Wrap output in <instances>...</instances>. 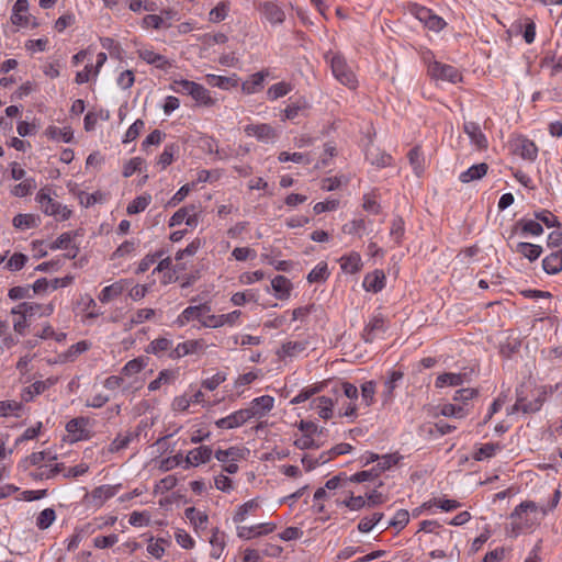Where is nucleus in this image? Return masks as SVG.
<instances>
[{"instance_id":"63","label":"nucleus","mask_w":562,"mask_h":562,"mask_svg":"<svg viewBox=\"0 0 562 562\" xmlns=\"http://www.w3.org/2000/svg\"><path fill=\"white\" fill-rule=\"evenodd\" d=\"M144 127V122L142 120H136L127 130L126 134H125V137H124V143H128V142H132L134 139H136L140 133V131L143 130Z\"/></svg>"},{"instance_id":"5","label":"nucleus","mask_w":562,"mask_h":562,"mask_svg":"<svg viewBox=\"0 0 562 562\" xmlns=\"http://www.w3.org/2000/svg\"><path fill=\"white\" fill-rule=\"evenodd\" d=\"M513 154L520 156L522 159L535 161L538 156V147L527 137L520 135L509 142Z\"/></svg>"},{"instance_id":"20","label":"nucleus","mask_w":562,"mask_h":562,"mask_svg":"<svg viewBox=\"0 0 562 562\" xmlns=\"http://www.w3.org/2000/svg\"><path fill=\"white\" fill-rule=\"evenodd\" d=\"M543 270L549 274H557L562 270V248L547 256L542 261Z\"/></svg>"},{"instance_id":"33","label":"nucleus","mask_w":562,"mask_h":562,"mask_svg":"<svg viewBox=\"0 0 562 562\" xmlns=\"http://www.w3.org/2000/svg\"><path fill=\"white\" fill-rule=\"evenodd\" d=\"M36 189V181L33 178H26L23 182L16 184L11 190L14 196L23 198L33 192Z\"/></svg>"},{"instance_id":"52","label":"nucleus","mask_w":562,"mask_h":562,"mask_svg":"<svg viewBox=\"0 0 562 562\" xmlns=\"http://www.w3.org/2000/svg\"><path fill=\"white\" fill-rule=\"evenodd\" d=\"M26 261L27 257L24 254L15 252L8 260L7 268L11 271H19L25 266Z\"/></svg>"},{"instance_id":"42","label":"nucleus","mask_w":562,"mask_h":562,"mask_svg":"<svg viewBox=\"0 0 562 562\" xmlns=\"http://www.w3.org/2000/svg\"><path fill=\"white\" fill-rule=\"evenodd\" d=\"M46 135L52 139H61L65 143H69L72 138V132L69 128H59L56 126H49L46 130Z\"/></svg>"},{"instance_id":"8","label":"nucleus","mask_w":562,"mask_h":562,"mask_svg":"<svg viewBox=\"0 0 562 562\" xmlns=\"http://www.w3.org/2000/svg\"><path fill=\"white\" fill-rule=\"evenodd\" d=\"M259 11L271 24H281L285 19L284 11L273 1L260 3Z\"/></svg>"},{"instance_id":"35","label":"nucleus","mask_w":562,"mask_h":562,"mask_svg":"<svg viewBox=\"0 0 562 562\" xmlns=\"http://www.w3.org/2000/svg\"><path fill=\"white\" fill-rule=\"evenodd\" d=\"M400 459H401V457L397 453L382 456L379 459L378 464L373 469L379 476L382 472H384V471L391 469L393 465L397 464Z\"/></svg>"},{"instance_id":"2","label":"nucleus","mask_w":562,"mask_h":562,"mask_svg":"<svg viewBox=\"0 0 562 562\" xmlns=\"http://www.w3.org/2000/svg\"><path fill=\"white\" fill-rule=\"evenodd\" d=\"M331 67L333 75L344 86L355 89L357 87V79L350 67L347 65L345 57L340 54H333L329 58V54L325 56Z\"/></svg>"},{"instance_id":"54","label":"nucleus","mask_w":562,"mask_h":562,"mask_svg":"<svg viewBox=\"0 0 562 562\" xmlns=\"http://www.w3.org/2000/svg\"><path fill=\"white\" fill-rule=\"evenodd\" d=\"M193 211H195V206L194 205L184 206V207L179 209L171 216L169 225L170 226L180 225L183 221H187V217H188L189 213L193 212Z\"/></svg>"},{"instance_id":"34","label":"nucleus","mask_w":562,"mask_h":562,"mask_svg":"<svg viewBox=\"0 0 562 562\" xmlns=\"http://www.w3.org/2000/svg\"><path fill=\"white\" fill-rule=\"evenodd\" d=\"M116 493V486L102 485L94 488L91 496L94 501H98V505H102L106 499L113 497Z\"/></svg>"},{"instance_id":"57","label":"nucleus","mask_w":562,"mask_h":562,"mask_svg":"<svg viewBox=\"0 0 562 562\" xmlns=\"http://www.w3.org/2000/svg\"><path fill=\"white\" fill-rule=\"evenodd\" d=\"M535 217L542 222L548 227L560 226V223L555 215H553L550 211L543 210L541 212L535 213Z\"/></svg>"},{"instance_id":"28","label":"nucleus","mask_w":562,"mask_h":562,"mask_svg":"<svg viewBox=\"0 0 562 562\" xmlns=\"http://www.w3.org/2000/svg\"><path fill=\"white\" fill-rule=\"evenodd\" d=\"M516 250L530 261L538 259L542 252L541 246L529 243H519Z\"/></svg>"},{"instance_id":"18","label":"nucleus","mask_w":562,"mask_h":562,"mask_svg":"<svg viewBox=\"0 0 562 562\" xmlns=\"http://www.w3.org/2000/svg\"><path fill=\"white\" fill-rule=\"evenodd\" d=\"M488 171V165L485 162H481L470 167L468 170L463 171L459 179L463 183H469L475 180L482 179Z\"/></svg>"},{"instance_id":"13","label":"nucleus","mask_w":562,"mask_h":562,"mask_svg":"<svg viewBox=\"0 0 562 562\" xmlns=\"http://www.w3.org/2000/svg\"><path fill=\"white\" fill-rule=\"evenodd\" d=\"M463 131L477 149H485L487 147V139L476 123H464Z\"/></svg>"},{"instance_id":"10","label":"nucleus","mask_w":562,"mask_h":562,"mask_svg":"<svg viewBox=\"0 0 562 562\" xmlns=\"http://www.w3.org/2000/svg\"><path fill=\"white\" fill-rule=\"evenodd\" d=\"M203 340H188L179 344L176 348L169 352V358L180 359L184 356L195 353L203 349Z\"/></svg>"},{"instance_id":"16","label":"nucleus","mask_w":562,"mask_h":562,"mask_svg":"<svg viewBox=\"0 0 562 562\" xmlns=\"http://www.w3.org/2000/svg\"><path fill=\"white\" fill-rule=\"evenodd\" d=\"M385 274L382 270H375L366 276L363 280V288L367 291L379 292L384 288Z\"/></svg>"},{"instance_id":"29","label":"nucleus","mask_w":562,"mask_h":562,"mask_svg":"<svg viewBox=\"0 0 562 562\" xmlns=\"http://www.w3.org/2000/svg\"><path fill=\"white\" fill-rule=\"evenodd\" d=\"M306 349V342L303 341H288L282 345L278 351L280 357H293Z\"/></svg>"},{"instance_id":"25","label":"nucleus","mask_w":562,"mask_h":562,"mask_svg":"<svg viewBox=\"0 0 562 562\" xmlns=\"http://www.w3.org/2000/svg\"><path fill=\"white\" fill-rule=\"evenodd\" d=\"M312 404L318 409V414L324 419H329L333 416L334 402L330 397L319 396L315 398Z\"/></svg>"},{"instance_id":"12","label":"nucleus","mask_w":562,"mask_h":562,"mask_svg":"<svg viewBox=\"0 0 562 562\" xmlns=\"http://www.w3.org/2000/svg\"><path fill=\"white\" fill-rule=\"evenodd\" d=\"M546 394H547L546 391H540L538 393V396L533 401L528 402V403L525 401V398L522 396L518 395L517 401H516L513 409L514 411H521V412L527 413V414L528 413H536V412H538L541 408V406H542V404L544 402Z\"/></svg>"},{"instance_id":"32","label":"nucleus","mask_w":562,"mask_h":562,"mask_svg":"<svg viewBox=\"0 0 562 562\" xmlns=\"http://www.w3.org/2000/svg\"><path fill=\"white\" fill-rule=\"evenodd\" d=\"M361 268V258L359 254L353 252L341 258V269L348 273H356Z\"/></svg>"},{"instance_id":"27","label":"nucleus","mask_w":562,"mask_h":562,"mask_svg":"<svg viewBox=\"0 0 562 562\" xmlns=\"http://www.w3.org/2000/svg\"><path fill=\"white\" fill-rule=\"evenodd\" d=\"M463 378L464 374L461 373H442L436 379V387L459 386L463 383Z\"/></svg>"},{"instance_id":"36","label":"nucleus","mask_w":562,"mask_h":562,"mask_svg":"<svg viewBox=\"0 0 562 562\" xmlns=\"http://www.w3.org/2000/svg\"><path fill=\"white\" fill-rule=\"evenodd\" d=\"M229 11V2L222 1L209 13V21L212 23H218L226 19Z\"/></svg>"},{"instance_id":"40","label":"nucleus","mask_w":562,"mask_h":562,"mask_svg":"<svg viewBox=\"0 0 562 562\" xmlns=\"http://www.w3.org/2000/svg\"><path fill=\"white\" fill-rule=\"evenodd\" d=\"M265 76L266 75L262 71L254 74L251 76L250 80L245 81L243 83V86H241L243 91L248 94L256 92L257 88L262 86Z\"/></svg>"},{"instance_id":"43","label":"nucleus","mask_w":562,"mask_h":562,"mask_svg":"<svg viewBox=\"0 0 562 562\" xmlns=\"http://www.w3.org/2000/svg\"><path fill=\"white\" fill-rule=\"evenodd\" d=\"M56 518L55 510L53 508H45L42 510L36 519V526L44 530L47 529Z\"/></svg>"},{"instance_id":"6","label":"nucleus","mask_w":562,"mask_h":562,"mask_svg":"<svg viewBox=\"0 0 562 562\" xmlns=\"http://www.w3.org/2000/svg\"><path fill=\"white\" fill-rule=\"evenodd\" d=\"M54 312L53 304L41 305L34 302H23L11 310V314L20 315L24 318L40 316H49Z\"/></svg>"},{"instance_id":"47","label":"nucleus","mask_w":562,"mask_h":562,"mask_svg":"<svg viewBox=\"0 0 562 562\" xmlns=\"http://www.w3.org/2000/svg\"><path fill=\"white\" fill-rule=\"evenodd\" d=\"M323 386L324 384L321 383L318 385L302 390L295 397L291 400V404H300L307 401L313 395L319 393L323 390Z\"/></svg>"},{"instance_id":"61","label":"nucleus","mask_w":562,"mask_h":562,"mask_svg":"<svg viewBox=\"0 0 562 562\" xmlns=\"http://www.w3.org/2000/svg\"><path fill=\"white\" fill-rule=\"evenodd\" d=\"M518 225L521 226V229L524 233H528L531 235H540L543 232V228L539 222L528 220V221H520Z\"/></svg>"},{"instance_id":"24","label":"nucleus","mask_w":562,"mask_h":562,"mask_svg":"<svg viewBox=\"0 0 562 562\" xmlns=\"http://www.w3.org/2000/svg\"><path fill=\"white\" fill-rule=\"evenodd\" d=\"M191 92L192 99L195 100L199 105L213 106L215 104V99L210 95L209 90L203 86L195 82Z\"/></svg>"},{"instance_id":"15","label":"nucleus","mask_w":562,"mask_h":562,"mask_svg":"<svg viewBox=\"0 0 562 562\" xmlns=\"http://www.w3.org/2000/svg\"><path fill=\"white\" fill-rule=\"evenodd\" d=\"M273 397L269 395H263L252 400L250 407L246 409L252 413V418L262 417L273 407Z\"/></svg>"},{"instance_id":"46","label":"nucleus","mask_w":562,"mask_h":562,"mask_svg":"<svg viewBox=\"0 0 562 562\" xmlns=\"http://www.w3.org/2000/svg\"><path fill=\"white\" fill-rule=\"evenodd\" d=\"M431 505H435L445 512H451V510L460 507V503L454 499H437V498H434L432 501H430L428 503H424L423 507L428 508Z\"/></svg>"},{"instance_id":"23","label":"nucleus","mask_w":562,"mask_h":562,"mask_svg":"<svg viewBox=\"0 0 562 562\" xmlns=\"http://www.w3.org/2000/svg\"><path fill=\"white\" fill-rule=\"evenodd\" d=\"M407 157H408L409 165L412 166L415 176L420 177L424 173V169H425V158L420 151V147L415 146L414 148H412L408 151Z\"/></svg>"},{"instance_id":"62","label":"nucleus","mask_w":562,"mask_h":562,"mask_svg":"<svg viewBox=\"0 0 562 562\" xmlns=\"http://www.w3.org/2000/svg\"><path fill=\"white\" fill-rule=\"evenodd\" d=\"M144 160L139 157L132 158L125 164L123 168V176L125 178L131 177L135 171H140Z\"/></svg>"},{"instance_id":"31","label":"nucleus","mask_w":562,"mask_h":562,"mask_svg":"<svg viewBox=\"0 0 562 562\" xmlns=\"http://www.w3.org/2000/svg\"><path fill=\"white\" fill-rule=\"evenodd\" d=\"M384 330V321L381 317H374L363 329L362 338L366 342H372L374 339V331Z\"/></svg>"},{"instance_id":"60","label":"nucleus","mask_w":562,"mask_h":562,"mask_svg":"<svg viewBox=\"0 0 562 562\" xmlns=\"http://www.w3.org/2000/svg\"><path fill=\"white\" fill-rule=\"evenodd\" d=\"M88 425V419L85 417H78L69 420L66 425V430L70 434L82 432Z\"/></svg>"},{"instance_id":"50","label":"nucleus","mask_w":562,"mask_h":562,"mask_svg":"<svg viewBox=\"0 0 562 562\" xmlns=\"http://www.w3.org/2000/svg\"><path fill=\"white\" fill-rule=\"evenodd\" d=\"M383 518L382 513H374L371 518L364 517L360 520L358 529L361 532H369Z\"/></svg>"},{"instance_id":"55","label":"nucleus","mask_w":562,"mask_h":562,"mask_svg":"<svg viewBox=\"0 0 562 562\" xmlns=\"http://www.w3.org/2000/svg\"><path fill=\"white\" fill-rule=\"evenodd\" d=\"M404 221L397 216L393 220L390 234L395 238L396 244H401L402 237L404 236Z\"/></svg>"},{"instance_id":"64","label":"nucleus","mask_w":562,"mask_h":562,"mask_svg":"<svg viewBox=\"0 0 562 562\" xmlns=\"http://www.w3.org/2000/svg\"><path fill=\"white\" fill-rule=\"evenodd\" d=\"M144 362L140 359H133L128 361L122 369L125 375H133L142 371Z\"/></svg>"},{"instance_id":"59","label":"nucleus","mask_w":562,"mask_h":562,"mask_svg":"<svg viewBox=\"0 0 562 562\" xmlns=\"http://www.w3.org/2000/svg\"><path fill=\"white\" fill-rule=\"evenodd\" d=\"M194 83H195L194 81H189V80H184V79L173 80L170 88H171V90H173L177 93H186V94L191 95L192 94L191 91L193 89Z\"/></svg>"},{"instance_id":"21","label":"nucleus","mask_w":562,"mask_h":562,"mask_svg":"<svg viewBox=\"0 0 562 562\" xmlns=\"http://www.w3.org/2000/svg\"><path fill=\"white\" fill-rule=\"evenodd\" d=\"M248 136H256L259 140H265L276 137L274 130L268 124L248 125L245 128Z\"/></svg>"},{"instance_id":"51","label":"nucleus","mask_w":562,"mask_h":562,"mask_svg":"<svg viewBox=\"0 0 562 562\" xmlns=\"http://www.w3.org/2000/svg\"><path fill=\"white\" fill-rule=\"evenodd\" d=\"M375 394V383L373 381H368L361 386V395L362 401L366 403V406L369 407L373 403Z\"/></svg>"},{"instance_id":"9","label":"nucleus","mask_w":562,"mask_h":562,"mask_svg":"<svg viewBox=\"0 0 562 562\" xmlns=\"http://www.w3.org/2000/svg\"><path fill=\"white\" fill-rule=\"evenodd\" d=\"M212 453L213 451L209 446H200L199 448L190 450L184 458L187 468L198 467L209 462L211 460Z\"/></svg>"},{"instance_id":"17","label":"nucleus","mask_w":562,"mask_h":562,"mask_svg":"<svg viewBox=\"0 0 562 562\" xmlns=\"http://www.w3.org/2000/svg\"><path fill=\"white\" fill-rule=\"evenodd\" d=\"M210 312V307L205 304L189 306L178 317V324L183 326L191 319H200L204 314Z\"/></svg>"},{"instance_id":"11","label":"nucleus","mask_w":562,"mask_h":562,"mask_svg":"<svg viewBox=\"0 0 562 562\" xmlns=\"http://www.w3.org/2000/svg\"><path fill=\"white\" fill-rule=\"evenodd\" d=\"M276 529L274 524H259L256 526H240L237 528V535L239 538L251 539L257 536L268 535Z\"/></svg>"},{"instance_id":"1","label":"nucleus","mask_w":562,"mask_h":562,"mask_svg":"<svg viewBox=\"0 0 562 562\" xmlns=\"http://www.w3.org/2000/svg\"><path fill=\"white\" fill-rule=\"evenodd\" d=\"M539 508L532 501L520 503L510 514V533L518 536L521 531L527 530L538 524Z\"/></svg>"},{"instance_id":"38","label":"nucleus","mask_w":562,"mask_h":562,"mask_svg":"<svg viewBox=\"0 0 562 562\" xmlns=\"http://www.w3.org/2000/svg\"><path fill=\"white\" fill-rule=\"evenodd\" d=\"M171 349H173L171 340L167 338H157L149 344L146 351L159 356L164 351H171Z\"/></svg>"},{"instance_id":"53","label":"nucleus","mask_w":562,"mask_h":562,"mask_svg":"<svg viewBox=\"0 0 562 562\" xmlns=\"http://www.w3.org/2000/svg\"><path fill=\"white\" fill-rule=\"evenodd\" d=\"M257 507H258V504L254 499L246 502L245 504L239 506V508L237 509L236 514L234 515L233 520L235 522L244 521L246 516H247V514L250 510H252V509H255Z\"/></svg>"},{"instance_id":"22","label":"nucleus","mask_w":562,"mask_h":562,"mask_svg":"<svg viewBox=\"0 0 562 562\" xmlns=\"http://www.w3.org/2000/svg\"><path fill=\"white\" fill-rule=\"evenodd\" d=\"M271 286L279 300H285L290 296L292 284L284 276H277L271 281Z\"/></svg>"},{"instance_id":"56","label":"nucleus","mask_w":562,"mask_h":562,"mask_svg":"<svg viewBox=\"0 0 562 562\" xmlns=\"http://www.w3.org/2000/svg\"><path fill=\"white\" fill-rule=\"evenodd\" d=\"M178 147L175 144L168 145L165 147L164 151L159 156L158 164L161 165L162 168H166L173 161V155L177 151Z\"/></svg>"},{"instance_id":"4","label":"nucleus","mask_w":562,"mask_h":562,"mask_svg":"<svg viewBox=\"0 0 562 562\" xmlns=\"http://www.w3.org/2000/svg\"><path fill=\"white\" fill-rule=\"evenodd\" d=\"M428 74L434 79L446 80L452 83H457L462 80V75L456 67L441 64L437 60L429 63Z\"/></svg>"},{"instance_id":"3","label":"nucleus","mask_w":562,"mask_h":562,"mask_svg":"<svg viewBox=\"0 0 562 562\" xmlns=\"http://www.w3.org/2000/svg\"><path fill=\"white\" fill-rule=\"evenodd\" d=\"M36 200L41 205L42 211L46 215L56 216L61 221L69 218L71 211L67 206H63L60 203L53 200L48 194L41 190Z\"/></svg>"},{"instance_id":"7","label":"nucleus","mask_w":562,"mask_h":562,"mask_svg":"<svg viewBox=\"0 0 562 562\" xmlns=\"http://www.w3.org/2000/svg\"><path fill=\"white\" fill-rule=\"evenodd\" d=\"M252 418V413L246 408L237 411L224 418L215 422V425L222 429H233L244 425L246 422Z\"/></svg>"},{"instance_id":"49","label":"nucleus","mask_w":562,"mask_h":562,"mask_svg":"<svg viewBox=\"0 0 562 562\" xmlns=\"http://www.w3.org/2000/svg\"><path fill=\"white\" fill-rule=\"evenodd\" d=\"M328 277V271H327V265L326 263H323V265H318L317 267H315L307 276V281L310 283H314V282H323L327 279Z\"/></svg>"},{"instance_id":"14","label":"nucleus","mask_w":562,"mask_h":562,"mask_svg":"<svg viewBox=\"0 0 562 562\" xmlns=\"http://www.w3.org/2000/svg\"><path fill=\"white\" fill-rule=\"evenodd\" d=\"M77 235L70 232L61 234L54 243L50 244L52 250L56 249H68L69 252L66 255L69 259L76 258L78 255V247L71 245L74 237Z\"/></svg>"},{"instance_id":"37","label":"nucleus","mask_w":562,"mask_h":562,"mask_svg":"<svg viewBox=\"0 0 562 562\" xmlns=\"http://www.w3.org/2000/svg\"><path fill=\"white\" fill-rule=\"evenodd\" d=\"M54 384V381L48 379L46 381H36L34 382L23 394V398L25 401H30L34 395H38L47 390L50 385Z\"/></svg>"},{"instance_id":"41","label":"nucleus","mask_w":562,"mask_h":562,"mask_svg":"<svg viewBox=\"0 0 562 562\" xmlns=\"http://www.w3.org/2000/svg\"><path fill=\"white\" fill-rule=\"evenodd\" d=\"M150 195H142L134 199L127 206L128 214H137L144 211L150 203Z\"/></svg>"},{"instance_id":"26","label":"nucleus","mask_w":562,"mask_h":562,"mask_svg":"<svg viewBox=\"0 0 562 562\" xmlns=\"http://www.w3.org/2000/svg\"><path fill=\"white\" fill-rule=\"evenodd\" d=\"M40 224V217L34 214H18L13 218V226L19 229L36 227Z\"/></svg>"},{"instance_id":"19","label":"nucleus","mask_w":562,"mask_h":562,"mask_svg":"<svg viewBox=\"0 0 562 562\" xmlns=\"http://www.w3.org/2000/svg\"><path fill=\"white\" fill-rule=\"evenodd\" d=\"M138 56L147 64L155 65L157 68L160 69H166L171 66V64L165 56L157 54L150 49H139Z\"/></svg>"},{"instance_id":"58","label":"nucleus","mask_w":562,"mask_h":562,"mask_svg":"<svg viewBox=\"0 0 562 562\" xmlns=\"http://www.w3.org/2000/svg\"><path fill=\"white\" fill-rule=\"evenodd\" d=\"M408 521H409L408 512L405 509H401L396 513L394 518L389 522L386 528L394 527V528L402 529L408 524Z\"/></svg>"},{"instance_id":"39","label":"nucleus","mask_w":562,"mask_h":562,"mask_svg":"<svg viewBox=\"0 0 562 562\" xmlns=\"http://www.w3.org/2000/svg\"><path fill=\"white\" fill-rule=\"evenodd\" d=\"M240 314V311H233L228 314L220 315L218 317L212 316L211 321H214V323L204 324L213 327L222 326L224 324H234L239 318Z\"/></svg>"},{"instance_id":"45","label":"nucleus","mask_w":562,"mask_h":562,"mask_svg":"<svg viewBox=\"0 0 562 562\" xmlns=\"http://www.w3.org/2000/svg\"><path fill=\"white\" fill-rule=\"evenodd\" d=\"M291 90H292V88H291L290 83L279 82V83L271 86L268 89L267 94L271 100H277V99L288 94Z\"/></svg>"},{"instance_id":"48","label":"nucleus","mask_w":562,"mask_h":562,"mask_svg":"<svg viewBox=\"0 0 562 562\" xmlns=\"http://www.w3.org/2000/svg\"><path fill=\"white\" fill-rule=\"evenodd\" d=\"M186 517L190 519L195 526L202 527L207 522V515L203 512L189 507L184 512Z\"/></svg>"},{"instance_id":"44","label":"nucleus","mask_w":562,"mask_h":562,"mask_svg":"<svg viewBox=\"0 0 562 562\" xmlns=\"http://www.w3.org/2000/svg\"><path fill=\"white\" fill-rule=\"evenodd\" d=\"M209 83L218 87L227 89L228 87H236L237 86V79L234 77H223V76H215V75H209L207 76Z\"/></svg>"},{"instance_id":"30","label":"nucleus","mask_w":562,"mask_h":562,"mask_svg":"<svg viewBox=\"0 0 562 562\" xmlns=\"http://www.w3.org/2000/svg\"><path fill=\"white\" fill-rule=\"evenodd\" d=\"M123 290H124L123 282L122 281L115 282L109 286H105L101 291V293L99 295V300L102 303L110 302L114 297L119 296L123 292Z\"/></svg>"}]
</instances>
